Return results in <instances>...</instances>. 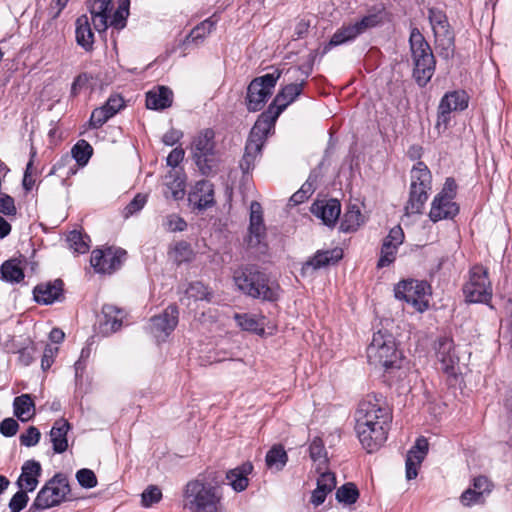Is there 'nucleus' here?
<instances>
[{"label": "nucleus", "instance_id": "obj_1", "mask_svg": "<svg viewBox=\"0 0 512 512\" xmlns=\"http://www.w3.org/2000/svg\"><path fill=\"white\" fill-rule=\"evenodd\" d=\"M392 412L382 394H368L355 412V430L368 453L378 450L387 440Z\"/></svg>", "mask_w": 512, "mask_h": 512}, {"label": "nucleus", "instance_id": "obj_2", "mask_svg": "<svg viewBox=\"0 0 512 512\" xmlns=\"http://www.w3.org/2000/svg\"><path fill=\"white\" fill-rule=\"evenodd\" d=\"M183 507L189 512H223V491L215 473L189 480L182 490Z\"/></svg>", "mask_w": 512, "mask_h": 512}, {"label": "nucleus", "instance_id": "obj_3", "mask_svg": "<svg viewBox=\"0 0 512 512\" xmlns=\"http://www.w3.org/2000/svg\"><path fill=\"white\" fill-rule=\"evenodd\" d=\"M233 280L241 292L252 298L275 301L278 297V286L270 284L267 275L254 265L237 268Z\"/></svg>", "mask_w": 512, "mask_h": 512}, {"label": "nucleus", "instance_id": "obj_4", "mask_svg": "<svg viewBox=\"0 0 512 512\" xmlns=\"http://www.w3.org/2000/svg\"><path fill=\"white\" fill-rule=\"evenodd\" d=\"M367 359L375 368L385 371L401 367L402 353L397 348L394 336L386 331H377L367 347Z\"/></svg>", "mask_w": 512, "mask_h": 512}, {"label": "nucleus", "instance_id": "obj_5", "mask_svg": "<svg viewBox=\"0 0 512 512\" xmlns=\"http://www.w3.org/2000/svg\"><path fill=\"white\" fill-rule=\"evenodd\" d=\"M409 43L414 64L413 77L420 87H424L435 72L436 61L432 49L417 28L411 30Z\"/></svg>", "mask_w": 512, "mask_h": 512}, {"label": "nucleus", "instance_id": "obj_6", "mask_svg": "<svg viewBox=\"0 0 512 512\" xmlns=\"http://www.w3.org/2000/svg\"><path fill=\"white\" fill-rule=\"evenodd\" d=\"M88 5L94 28L98 32L105 31L109 26L118 31L125 28L130 0H119L118 8L111 17L109 16L111 0H90Z\"/></svg>", "mask_w": 512, "mask_h": 512}, {"label": "nucleus", "instance_id": "obj_7", "mask_svg": "<svg viewBox=\"0 0 512 512\" xmlns=\"http://www.w3.org/2000/svg\"><path fill=\"white\" fill-rule=\"evenodd\" d=\"M70 492L68 479L65 475L55 474L39 490L36 498L29 508V512L45 510L59 505Z\"/></svg>", "mask_w": 512, "mask_h": 512}, {"label": "nucleus", "instance_id": "obj_8", "mask_svg": "<svg viewBox=\"0 0 512 512\" xmlns=\"http://www.w3.org/2000/svg\"><path fill=\"white\" fill-rule=\"evenodd\" d=\"M215 133L212 129L201 131L193 140L192 155L195 164L203 175L216 171Z\"/></svg>", "mask_w": 512, "mask_h": 512}, {"label": "nucleus", "instance_id": "obj_9", "mask_svg": "<svg viewBox=\"0 0 512 512\" xmlns=\"http://www.w3.org/2000/svg\"><path fill=\"white\" fill-rule=\"evenodd\" d=\"M281 71L275 70L272 73L254 78L247 87L245 105L249 112L262 110L267 100L273 93Z\"/></svg>", "mask_w": 512, "mask_h": 512}, {"label": "nucleus", "instance_id": "obj_10", "mask_svg": "<svg viewBox=\"0 0 512 512\" xmlns=\"http://www.w3.org/2000/svg\"><path fill=\"white\" fill-rule=\"evenodd\" d=\"M465 299L469 303H483L490 305L493 296L488 271L481 265L472 267L469 271V280L463 286Z\"/></svg>", "mask_w": 512, "mask_h": 512}, {"label": "nucleus", "instance_id": "obj_11", "mask_svg": "<svg viewBox=\"0 0 512 512\" xmlns=\"http://www.w3.org/2000/svg\"><path fill=\"white\" fill-rule=\"evenodd\" d=\"M457 193V184L454 178L448 177L442 190L434 197L431 203L429 218L432 222L443 219H453L459 213V206L454 201Z\"/></svg>", "mask_w": 512, "mask_h": 512}, {"label": "nucleus", "instance_id": "obj_12", "mask_svg": "<svg viewBox=\"0 0 512 512\" xmlns=\"http://www.w3.org/2000/svg\"><path fill=\"white\" fill-rule=\"evenodd\" d=\"M272 129L269 124L256 120L249 133L244 154L239 163V167L244 174L254 169L256 160L261 156L262 148Z\"/></svg>", "mask_w": 512, "mask_h": 512}, {"label": "nucleus", "instance_id": "obj_13", "mask_svg": "<svg viewBox=\"0 0 512 512\" xmlns=\"http://www.w3.org/2000/svg\"><path fill=\"white\" fill-rule=\"evenodd\" d=\"M305 80L299 83H290L285 85L275 96L268 108L258 116V120L269 124L274 128L275 122L286 107L294 102L302 93L305 86Z\"/></svg>", "mask_w": 512, "mask_h": 512}, {"label": "nucleus", "instance_id": "obj_14", "mask_svg": "<svg viewBox=\"0 0 512 512\" xmlns=\"http://www.w3.org/2000/svg\"><path fill=\"white\" fill-rule=\"evenodd\" d=\"M429 291L430 285L426 281L414 279L402 281L394 289L397 299L404 300L418 312H424L428 308Z\"/></svg>", "mask_w": 512, "mask_h": 512}, {"label": "nucleus", "instance_id": "obj_15", "mask_svg": "<svg viewBox=\"0 0 512 512\" xmlns=\"http://www.w3.org/2000/svg\"><path fill=\"white\" fill-rule=\"evenodd\" d=\"M380 21L381 17L379 14H369L354 24L343 26L333 34L330 41L323 47L322 55L328 53L333 47L354 40L366 30L376 27Z\"/></svg>", "mask_w": 512, "mask_h": 512}, {"label": "nucleus", "instance_id": "obj_16", "mask_svg": "<svg viewBox=\"0 0 512 512\" xmlns=\"http://www.w3.org/2000/svg\"><path fill=\"white\" fill-rule=\"evenodd\" d=\"M380 21L381 17L379 14H369L354 24L343 26L333 34L330 41L323 47L322 55L328 53L333 47L354 40L366 30L376 27Z\"/></svg>", "mask_w": 512, "mask_h": 512}, {"label": "nucleus", "instance_id": "obj_17", "mask_svg": "<svg viewBox=\"0 0 512 512\" xmlns=\"http://www.w3.org/2000/svg\"><path fill=\"white\" fill-rule=\"evenodd\" d=\"M469 95L464 90H454L444 94L441 98L435 128L438 132L445 131L451 120V113L463 111L468 107Z\"/></svg>", "mask_w": 512, "mask_h": 512}, {"label": "nucleus", "instance_id": "obj_18", "mask_svg": "<svg viewBox=\"0 0 512 512\" xmlns=\"http://www.w3.org/2000/svg\"><path fill=\"white\" fill-rule=\"evenodd\" d=\"M249 234L247 237V246L249 249H255L258 254H265L267 251L266 226L263 220V210L260 203L253 201L250 205Z\"/></svg>", "mask_w": 512, "mask_h": 512}, {"label": "nucleus", "instance_id": "obj_19", "mask_svg": "<svg viewBox=\"0 0 512 512\" xmlns=\"http://www.w3.org/2000/svg\"><path fill=\"white\" fill-rule=\"evenodd\" d=\"M126 251L121 248L107 247L92 252L90 263L97 273L112 274L126 259Z\"/></svg>", "mask_w": 512, "mask_h": 512}, {"label": "nucleus", "instance_id": "obj_20", "mask_svg": "<svg viewBox=\"0 0 512 512\" xmlns=\"http://www.w3.org/2000/svg\"><path fill=\"white\" fill-rule=\"evenodd\" d=\"M178 323V309L175 305L168 306L161 314L150 319V333L157 339L164 341L175 329Z\"/></svg>", "mask_w": 512, "mask_h": 512}, {"label": "nucleus", "instance_id": "obj_21", "mask_svg": "<svg viewBox=\"0 0 512 512\" xmlns=\"http://www.w3.org/2000/svg\"><path fill=\"white\" fill-rule=\"evenodd\" d=\"M436 355L441 364V370L449 377L456 378L459 373V358L454 352L453 340L448 337L440 338Z\"/></svg>", "mask_w": 512, "mask_h": 512}, {"label": "nucleus", "instance_id": "obj_22", "mask_svg": "<svg viewBox=\"0 0 512 512\" xmlns=\"http://www.w3.org/2000/svg\"><path fill=\"white\" fill-rule=\"evenodd\" d=\"M404 237V232L399 225L390 229L382 243L380 257L377 262L378 268L387 267L395 261L398 248L403 243Z\"/></svg>", "mask_w": 512, "mask_h": 512}, {"label": "nucleus", "instance_id": "obj_23", "mask_svg": "<svg viewBox=\"0 0 512 512\" xmlns=\"http://www.w3.org/2000/svg\"><path fill=\"white\" fill-rule=\"evenodd\" d=\"M125 106L123 98L118 94L111 95L105 104L92 111L89 123L94 129L102 127L110 118Z\"/></svg>", "mask_w": 512, "mask_h": 512}, {"label": "nucleus", "instance_id": "obj_24", "mask_svg": "<svg viewBox=\"0 0 512 512\" xmlns=\"http://www.w3.org/2000/svg\"><path fill=\"white\" fill-rule=\"evenodd\" d=\"M188 201L194 209L205 210L214 205V186L208 180L195 183L188 194Z\"/></svg>", "mask_w": 512, "mask_h": 512}, {"label": "nucleus", "instance_id": "obj_25", "mask_svg": "<svg viewBox=\"0 0 512 512\" xmlns=\"http://www.w3.org/2000/svg\"><path fill=\"white\" fill-rule=\"evenodd\" d=\"M428 441L424 437L416 440L415 444L407 453L406 457V478L408 480L415 479L418 475V468L428 453Z\"/></svg>", "mask_w": 512, "mask_h": 512}, {"label": "nucleus", "instance_id": "obj_26", "mask_svg": "<svg viewBox=\"0 0 512 512\" xmlns=\"http://www.w3.org/2000/svg\"><path fill=\"white\" fill-rule=\"evenodd\" d=\"M63 285V281L60 279L38 284L33 290L34 300L44 305L60 300L63 296Z\"/></svg>", "mask_w": 512, "mask_h": 512}, {"label": "nucleus", "instance_id": "obj_27", "mask_svg": "<svg viewBox=\"0 0 512 512\" xmlns=\"http://www.w3.org/2000/svg\"><path fill=\"white\" fill-rule=\"evenodd\" d=\"M311 212L327 226H333L341 213V204L336 199L316 202L311 207Z\"/></svg>", "mask_w": 512, "mask_h": 512}, {"label": "nucleus", "instance_id": "obj_28", "mask_svg": "<svg viewBox=\"0 0 512 512\" xmlns=\"http://www.w3.org/2000/svg\"><path fill=\"white\" fill-rule=\"evenodd\" d=\"M103 320L100 322V329L104 335L117 332L123 323L125 313L114 305L106 304L102 307Z\"/></svg>", "mask_w": 512, "mask_h": 512}, {"label": "nucleus", "instance_id": "obj_29", "mask_svg": "<svg viewBox=\"0 0 512 512\" xmlns=\"http://www.w3.org/2000/svg\"><path fill=\"white\" fill-rule=\"evenodd\" d=\"M42 472L41 465L38 461L27 460L22 466V472L16 482L19 489L26 491H34L39 483L38 478Z\"/></svg>", "mask_w": 512, "mask_h": 512}, {"label": "nucleus", "instance_id": "obj_30", "mask_svg": "<svg viewBox=\"0 0 512 512\" xmlns=\"http://www.w3.org/2000/svg\"><path fill=\"white\" fill-rule=\"evenodd\" d=\"M70 429V423L64 418L57 419L54 422L50 430V440L54 453L62 454L68 449L67 434Z\"/></svg>", "mask_w": 512, "mask_h": 512}, {"label": "nucleus", "instance_id": "obj_31", "mask_svg": "<svg viewBox=\"0 0 512 512\" xmlns=\"http://www.w3.org/2000/svg\"><path fill=\"white\" fill-rule=\"evenodd\" d=\"M173 92L166 86H158L146 93V107L152 110H164L172 105Z\"/></svg>", "mask_w": 512, "mask_h": 512}, {"label": "nucleus", "instance_id": "obj_32", "mask_svg": "<svg viewBox=\"0 0 512 512\" xmlns=\"http://www.w3.org/2000/svg\"><path fill=\"white\" fill-rule=\"evenodd\" d=\"M343 258V250L341 248H333L330 250H318L314 256L309 259L304 269L312 268L313 270L334 265Z\"/></svg>", "mask_w": 512, "mask_h": 512}, {"label": "nucleus", "instance_id": "obj_33", "mask_svg": "<svg viewBox=\"0 0 512 512\" xmlns=\"http://www.w3.org/2000/svg\"><path fill=\"white\" fill-rule=\"evenodd\" d=\"M75 36L77 44L85 51L93 50L94 33L87 15H81L75 22Z\"/></svg>", "mask_w": 512, "mask_h": 512}, {"label": "nucleus", "instance_id": "obj_34", "mask_svg": "<svg viewBox=\"0 0 512 512\" xmlns=\"http://www.w3.org/2000/svg\"><path fill=\"white\" fill-rule=\"evenodd\" d=\"M252 471V463L245 462L240 466L229 470L226 474V479L236 492H242L248 487V475L251 474Z\"/></svg>", "mask_w": 512, "mask_h": 512}, {"label": "nucleus", "instance_id": "obj_35", "mask_svg": "<svg viewBox=\"0 0 512 512\" xmlns=\"http://www.w3.org/2000/svg\"><path fill=\"white\" fill-rule=\"evenodd\" d=\"M164 186L163 193L166 198L171 197L174 200H180L185 195V179L177 171H170L165 176Z\"/></svg>", "mask_w": 512, "mask_h": 512}, {"label": "nucleus", "instance_id": "obj_36", "mask_svg": "<svg viewBox=\"0 0 512 512\" xmlns=\"http://www.w3.org/2000/svg\"><path fill=\"white\" fill-rule=\"evenodd\" d=\"M411 188L430 191L432 188V175L425 163L417 162L411 170Z\"/></svg>", "mask_w": 512, "mask_h": 512}, {"label": "nucleus", "instance_id": "obj_37", "mask_svg": "<svg viewBox=\"0 0 512 512\" xmlns=\"http://www.w3.org/2000/svg\"><path fill=\"white\" fill-rule=\"evenodd\" d=\"M14 415L22 422H27L35 415V404L31 395L22 394L14 398Z\"/></svg>", "mask_w": 512, "mask_h": 512}, {"label": "nucleus", "instance_id": "obj_38", "mask_svg": "<svg viewBox=\"0 0 512 512\" xmlns=\"http://www.w3.org/2000/svg\"><path fill=\"white\" fill-rule=\"evenodd\" d=\"M428 193L429 191L419 190L410 187L409 199L405 205V214H421L424 205L428 199Z\"/></svg>", "mask_w": 512, "mask_h": 512}, {"label": "nucleus", "instance_id": "obj_39", "mask_svg": "<svg viewBox=\"0 0 512 512\" xmlns=\"http://www.w3.org/2000/svg\"><path fill=\"white\" fill-rule=\"evenodd\" d=\"M216 23L217 19H215V15L205 19L190 31L183 43L186 44L192 42L198 44L213 31Z\"/></svg>", "mask_w": 512, "mask_h": 512}, {"label": "nucleus", "instance_id": "obj_40", "mask_svg": "<svg viewBox=\"0 0 512 512\" xmlns=\"http://www.w3.org/2000/svg\"><path fill=\"white\" fill-rule=\"evenodd\" d=\"M436 49L440 57L450 59L455 52V39L452 30L434 35Z\"/></svg>", "mask_w": 512, "mask_h": 512}, {"label": "nucleus", "instance_id": "obj_41", "mask_svg": "<svg viewBox=\"0 0 512 512\" xmlns=\"http://www.w3.org/2000/svg\"><path fill=\"white\" fill-rule=\"evenodd\" d=\"M1 279L10 283H19L24 278L21 262L17 259L5 261L0 268Z\"/></svg>", "mask_w": 512, "mask_h": 512}, {"label": "nucleus", "instance_id": "obj_42", "mask_svg": "<svg viewBox=\"0 0 512 512\" xmlns=\"http://www.w3.org/2000/svg\"><path fill=\"white\" fill-rule=\"evenodd\" d=\"M363 223L362 213L357 205L348 207L341 220L340 229L343 232H353Z\"/></svg>", "mask_w": 512, "mask_h": 512}, {"label": "nucleus", "instance_id": "obj_43", "mask_svg": "<svg viewBox=\"0 0 512 512\" xmlns=\"http://www.w3.org/2000/svg\"><path fill=\"white\" fill-rule=\"evenodd\" d=\"M265 461L269 468H275L277 471H280L286 465L288 456L281 445H275L267 452Z\"/></svg>", "mask_w": 512, "mask_h": 512}, {"label": "nucleus", "instance_id": "obj_44", "mask_svg": "<svg viewBox=\"0 0 512 512\" xmlns=\"http://www.w3.org/2000/svg\"><path fill=\"white\" fill-rule=\"evenodd\" d=\"M428 18L432 26L434 35L451 30L446 14L437 8L428 10Z\"/></svg>", "mask_w": 512, "mask_h": 512}, {"label": "nucleus", "instance_id": "obj_45", "mask_svg": "<svg viewBox=\"0 0 512 512\" xmlns=\"http://www.w3.org/2000/svg\"><path fill=\"white\" fill-rule=\"evenodd\" d=\"M358 498L359 490L352 482L345 483L336 490L337 501L345 505H352L356 503Z\"/></svg>", "mask_w": 512, "mask_h": 512}, {"label": "nucleus", "instance_id": "obj_46", "mask_svg": "<svg viewBox=\"0 0 512 512\" xmlns=\"http://www.w3.org/2000/svg\"><path fill=\"white\" fill-rule=\"evenodd\" d=\"M69 247L78 254L88 252L90 248V238L88 235H83L81 232L73 230L67 236Z\"/></svg>", "mask_w": 512, "mask_h": 512}, {"label": "nucleus", "instance_id": "obj_47", "mask_svg": "<svg viewBox=\"0 0 512 512\" xmlns=\"http://www.w3.org/2000/svg\"><path fill=\"white\" fill-rule=\"evenodd\" d=\"M72 157L76 163L83 167L85 166L93 154L92 146L86 140H79L71 150Z\"/></svg>", "mask_w": 512, "mask_h": 512}, {"label": "nucleus", "instance_id": "obj_48", "mask_svg": "<svg viewBox=\"0 0 512 512\" xmlns=\"http://www.w3.org/2000/svg\"><path fill=\"white\" fill-rule=\"evenodd\" d=\"M234 318L243 330L254 332L259 335L264 334L263 323H260L254 315L248 313L235 314Z\"/></svg>", "mask_w": 512, "mask_h": 512}, {"label": "nucleus", "instance_id": "obj_49", "mask_svg": "<svg viewBox=\"0 0 512 512\" xmlns=\"http://www.w3.org/2000/svg\"><path fill=\"white\" fill-rule=\"evenodd\" d=\"M310 457L319 465H326L328 462L327 451L321 438L315 437L309 446Z\"/></svg>", "mask_w": 512, "mask_h": 512}, {"label": "nucleus", "instance_id": "obj_50", "mask_svg": "<svg viewBox=\"0 0 512 512\" xmlns=\"http://www.w3.org/2000/svg\"><path fill=\"white\" fill-rule=\"evenodd\" d=\"M162 499V492L156 485H149L141 495V503L144 507H151Z\"/></svg>", "mask_w": 512, "mask_h": 512}, {"label": "nucleus", "instance_id": "obj_51", "mask_svg": "<svg viewBox=\"0 0 512 512\" xmlns=\"http://www.w3.org/2000/svg\"><path fill=\"white\" fill-rule=\"evenodd\" d=\"M174 260L177 264H181L183 262H189L193 258V251L189 243L185 241H180L176 243L173 249Z\"/></svg>", "mask_w": 512, "mask_h": 512}, {"label": "nucleus", "instance_id": "obj_52", "mask_svg": "<svg viewBox=\"0 0 512 512\" xmlns=\"http://www.w3.org/2000/svg\"><path fill=\"white\" fill-rule=\"evenodd\" d=\"M186 295L188 298H192L195 301L198 300H210V292L208 291L207 286H205L202 282H193L189 285L186 290Z\"/></svg>", "mask_w": 512, "mask_h": 512}, {"label": "nucleus", "instance_id": "obj_53", "mask_svg": "<svg viewBox=\"0 0 512 512\" xmlns=\"http://www.w3.org/2000/svg\"><path fill=\"white\" fill-rule=\"evenodd\" d=\"M36 155H37L36 148L33 145H31L30 159L26 165V169H25L24 177H23V181H22L23 188L27 192L31 191L35 184V180L32 178V168H33L34 159H35Z\"/></svg>", "mask_w": 512, "mask_h": 512}, {"label": "nucleus", "instance_id": "obj_54", "mask_svg": "<svg viewBox=\"0 0 512 512\" xmlns=\"http://www.w3.org/2000/svg\"><path fill=\"white\" fill-rule=\"evenodd\" d=\"M76 479L83 488L90 489L97 485V477L95 473L87 468L80 469L76 472Z\"/></svg>", "mask_w": 512, "mask_h": 512}, {"label": "nucleus", "instance_id": "obj_55", "mask_svg": "<svg viewBox=\"0 0 512 512\" xmlns=\"http://www.w3.org/2000/svg\"><path fill=\"white\" fill-rule=\"evenodd\" d=\"M27 492L25 489H20L12 496L9 501L10 512H20L26 507L29 501Z\"/></svg>", "mask_w": 512, "mask_h": 512}, {"label": "nucleus", "instance_id": "obj_56", "mask_svg": "<svg viewBox=\"0 0 512 512\" xmlns=\"http://www.w3.org/2000/svg\"><path fill=\"white\" fill-rule=\"evenodd\" d=\"M163 227L170 232L184 231L187 227L186 221L176 214L165 217Z\"/></svg>", "mask_w": 512, "mask_h": 512}, {"label": "nucleus", "instance_id": "obj_57", "mask_svg": "<svg viewBox=\"0 0 512 512\" xmlns=\"http://www.w3.org/2000/svg\"><path fill=\"white\" fill-rule=\"evenodd\" d=\"M40 438L41 433L39 429L35 426H30L25 433L20 435L19 440L21 445L25 447H33L39 443Z\"/></svg>", "mask_w": 512, "mask_h": 512}, {"label": "nucleus", "instance_id": "obj_58", "mask_svg": "<svg viewBox=\"0 0 512 512\" xmlns=\"http://www.w3.org/2000/svg\"><path fill=\"white\" fill-rule=\"evenodd\" d=\"M316 487L324 490L325 492H332L336 487L335 474L332 472H320Z\"/></svg>", "mask_w": 512, "mask_h": 512}, {"label": "nucleus", "instance_id": "obj_59", "mask_svg": "<svg viewBox=\"0 0 512 512\" xmlns=\"http://www.w3.org/2000/svg\"><path fill=\"white\" fill-rule=\"evenodd\" d=\"M471 488L485 498L492 492L493 484L486 476H478L473 479Z\"/></svg>", "mask_w": 512, "mask_h": 512}, {"label": "nucleus", "instance_id": "obj_60", "mask_svg": "<svg viewBox=\"0 0 512 512\" xmlns=\"http://www.w3.org/2000/svg\"><path fill=\"white\" fill-rule=\"evenodd\" d=\"M146 202L147 198L145 195L137 194L125 207L124 217L128 218L139 212L145 206Z\"/></svg>", "mask_w": 512, "mask_h": 512}, {"label": "nucleus", "instance_id": "obj_61", "mask_svg": "<svg viewBox=\"0 0 512 512\" xmlns=\"http://www.w3.org/2000/svg\"><path fill=\"white\" fill-rule=\"evenodd\" d=\"M460 501L464 506L470 507L476 504H483L485 498L481 496L480 492H476L469 487L461 494Z\"/></svg>", "mask_w": 512, "mask_h": 512}, {"label": "nucleus", "instance_id": "obj_62", "mask_svg": "<svg viewBox=\"0 0 512 512\" xmlns=\"http://www.w3.org/2000/svg\"><path fill=\"white\" fill-rule=\"evenodd\" d=\"M0 213L6 216H15L17 213L14 199L8 194L0 195Z\"/></svg>", "mask_w": 512, "mask_h": 512}, {"label": "nucleus", "instance_id": "obj_63", "mask_svg": "<svg viewBox=\"0 0 512 512\" xmlns=\"http://www.w3.org/2000/svg\"><path fill=\"white\" fill-rule=\"evenodd\" d=\"M91 355V347L85 346L82 348L79 359L75 362L74 368H75V377L78 379L82 376L86 363L88 358Z\"/></svg>", "mask_w": 512, "mask_h": 512}, {"label": "nucleus", "instance_id": "obj_64", "mask_svg": "<svg viewBox=\"0 0 512 512\" xmlns=\"http://www.w3.org/2000/svg\"><path fill=\"white\" fill-rule=\"evenodd\" d=\"M19 428L18 422L13 418H6L0 423V433L5 437L14 436Z\"/></svg>", "mask_w": 512, "mask_h": 512}]
</instances>
